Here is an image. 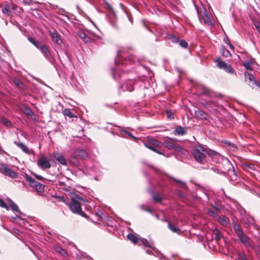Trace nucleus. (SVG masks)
Wrapping results in <instances>:
<instances>
[{
    "label": "nucleus",
    "mask_w": 260,
    "mask_h": 260,
    "mask_svg": "<svg viewBox=\"0 0 260 260\" xmlns=\"http://www.w3.org/2000/svg\"><path fill=\"white\" fill-rule=\"evenodd\" d=\"M0 206L2 208H5L7 210H9V207L1 199H0Z\"/></svg>",
    "instance_id": "nucleus-42"
},
{
    "label": "nucleus",
    "mask_w": 260,
    "mask_h": 260,
    "mask_svg": "<svg viewBox=\"0 0 260 260\" xmlns=\"http://www.w3.org/2000/svg\"><path fill=\"white\" fill-rule=\"evenodd\" d=\"M168 227L173 233H175L178 234H180L181 231H180V229L179 228L176 226L175 225L172 224L170 222H168Z\"/></svg>",
    "instance_id": "nucleus-23"
},
{
    "label": "nucleus",
    "mask_w": 260,
    "mask_h": 260,
    "mask_svg": "<svg viewBox=\"0 0 260 260\" xmlns=\"http://www.w3.org/2000/svg\"><path fill=\"white\" fill-rule=\"evenodd\" d=\"M59 252L62 255L66 253V252L63 249H60V250L59 251Z\"/></svg>",
    "instance_id": "nucleus-56"
},
{
    "label": "nucleus",
    "mask_w": 260,
    "mask_h": 260,
    "mask_svg": "<svg viewBox=\"0 0 260 260\" xmlns=\"http://www.w3.org/2000/svg\"><path fill=\"white\" fill-rule=\"evenodd\" d=\"M53 156L56 160L60 164L63 166H67V163L63 155L58 152H55L53 154Z\"/></svg>",
    "instance_id": "nucleus-11"
},
{
    "label": "nucleus",
    "mask_w": 260,
    "mask_h": 260,
    "mask_svg": "<svg viewBox=\"0 0 260 260\" xmlns=\"http://www.w3.org/2000/svg\"><path fill=\"white\" fill-rule=\"evenodd\" d=\"M127 238L134 244H139V239L133 234H129L127 236Z\"/></svg>",
    "instance_id": "nucleus-22"
},
{
    "label": "nucleus",
    "mask_w": 260,
    "mask_h": 260,
    "mask_svg": "<svg viewBox=\"0 0 260 260\" xmlns=\"http://www.w3.org/2000/svg\"><path fill=\"white\" fill-rule=\"evenodd\" d=\"M241 260H248L245 256H243L241 257Z\"/></svg>",
    "instance_id": "nucleus-59"
},
{
    "label": "nucleus",
    "mask_w": 260,
    "mask_h": 260,
    "mask_svg": "<svg viewBox=\"0 0 260 260\" xmlns=\"http://www.w3.org/2000/svg\"><path fill=\"white\" fill-rule=\"evenodd\" d=\"M115 61L117 64L121 63L123 66H127L128 64H131L134 60L130 58H127L125 56H122L119 54L115 59Z\"/></svg>",
    "instance_id": "nucleus-6"
},
{
    "label": "nucleus",
    "mask_w": 260,
    "mask_h": 260,
    "mask_svg": "<svg viewBox=\"0 0 260 260\" xmlns=\"http://www.w3.org/2000/svg\"><path fill=\"white\" fill-rule=\"evenodd\" d=\"M195 117L201 120H207L208 115L204 111L201 109H198L194 112Z\"/></svg>",
    "instance_id": "nucleus-12"
},
{
    "label": "nucleus",
    "mask_w": 260,
    "mask_h": 260,
    "mask_svg": "<svg viewBox=\"0 0 260 260\" xmlns=\"http://www.w3.org/2000/svg\"><path fill=\"white\" fill-rule=\"evenodd\" d=\"M245 79L252 88H254V85L257 86L260 88V82L255 80L253 75L249 73L246 74V73H245Z\"/></svg>",
    "instance_id": "nucleus-7"
},
{
    "label": "nucleus",
    "mask_w": 260,
    "mask_h": 260,
    "mask_svg": "<svg viewBox=\"0 0 260 260\" xmlns=\"http://www.w3.org/2000/svg\"><path fill=\"white\" fill-rule=\"evenodd\" d=\"M8 203L9 204L10 207L13 211H15L19 214L21 213V211L19 210L18 206L13 201L10 199H9Z\"/></svg>",
    "instance_id": "nucleus-19"
},
{
    "label": "nucleus",
    "mask_w": 260,
    "mask_h": 260,
    "mask_svg": "<svg viewBox=\"0 0 260 260\" xmlns=\"http://www.w3.org/2000/svg\"><path fill=\"white\" fill-rule=\"evenodd\" d=\"M166 147L169 149L176 150L181 152L182 151V148L179 145H176L171 141H166L165 142Z\"/></svg>",
    "instance_id": "nucleus-10"
},
{
    "label": "nucleus",
    "mask_w": 260,
    "mask_h": 260,
    "mask_svg": "<svg viewBox=\"0 0 260 260\" xmlns=\"http://www.w3.org/2000/svg\"><path fill=\"white\" fill-rule=\"evenodd\" d=\"M14 144L19 148H20L24 153L28 154L30 153L29 149L24 143L15 141Z\"/></svg>",
    "instance_id": "nucleus-16"
},
{
    "label": "nucleus",
    "mask_w": 260,
    "mask_h": 260,
    "mask_svg": "<svg viewBox=\"0 0 260 260\" xmlns=\"http://www.w3.org/2000/svg\"><path fill=\"white\" fill-rule=\"evenodd\" d=\"M153 151L159 154L164 155L160 151L158 150L157 149H155V151Z\"/></svg>",
    "instance_id": "nucleus-55"
},
{
    "label": "nucleus",
    "mask_w": 260,
    "mask_h": 260,
    "mask_svg": "<svg viewBox=\"0 0 260 260\" xmlns=\"http://www.w3.org/2000/svg\"><path fill=\"white\" fill-rule=\"evenodd\" d=\"M162 145L160 141L155 139H150L147 143H144L145 146L152 151H155V149L160 148Z\"/></svg>",
    "instance_id": "nucleus-4"
},
{
    "label": "nucleus",
    "mask_w": 260,
    "mask_h": 260,
    "mask_svg": "<svg viewBox=\"0 0 260 260\" xmlns=\"http://www.w3.org/2000/svg\"><path fill=\"white\" fill-rule=\"evenodd\" d=\"M179 45L184 48H186L188 47V44L185 40H181L179 42Z\"/></svg>",
    "instance_id": "nucleus-44"
},
{
    "label": "nucleus",
    "mask_w": 260,
    "mask_h": 260,
    "mask_svg": "<svg viewBox=\"0 0 260 260\" xmlns=\"http://www.w3.org/2000/svg\"><path fill=\"white\" fill-rule=\"evenodd\" d=\"M175 136H183L187 134V131L185 127L181 126H177L173 132Z\"/></svg>",
    "instance_id": "nucleus-13"
},
{
    "label": "nucleus",
    "mask_w": 260,
    "mask_h": 260,
    "mask_svg": "<svg viewBox=\"0 0 260 260\" xmlns=\"http://www.w3.org/2000/svg\"><path fill=\"white\" fill-rule=\"evenodd\" d=\"M12 8L10 5H7L2 8V12L5 16L10 17L12 15Z\"/></svg>",
    "instance_id": "nucleus-17"
},
{
    "label": "nucleus",
    "mask_w": 260,
    "mask_h": 260,
    "mask_svg": "<svg viewBox=\"0 0 260 260\" xmlns=\"http://www.w3.org/2000/svg\"><path fill=\"white\" fill-rule=\"evenodd\" d=\"M161 220H162L164 222H168V223L170 222L165 217H164L162 219H161Z\"/></svg>",
    "instance_id": "nucleus-58"
},
{
    "label": "nucleus",
    "mask_w": 260,
    "mask_h": 260,
    "mask_svg": "<svg viewBox=\"0 0 260 260\" xmlns=\"http://www.w3.org/2000/svg\"><path fill=\"white\" fill-rule=\"evenodd\" d=\"M192 154L194 159L199 163L204 164L211 160L218 162L222 156L214 150H207L203 146L198 145L193 147Z\"/></svg>",
    "instance_id": "nucleus-1"
},
{
    "label": "nucleus",
    "mask_w": 260,
    "mask_h": 260,
    "mask_svg": "<svg viewBox=\"0 0 260 260\" xmlns=\"http://www.w3.org/2000/svg\"><path fill=\"white\" fill-rule=\"evenodd\" d=\"M38 165L43 170L49 169L51 167V164L48 159L43 156L38 161Z\"/></svg>",
    "instance_id": "nucleus-8"
},
{
    "label": "nucleus",
    "mask_w": 260,
    "mask_h": 260,
    "mask_svg": "<svg viewBox=\"0 0 260 260\" xmlns=\"http://www.w3.org/2000/svg\"><path fill=\"white\" fill-rule=\"evenodd\" d=\"M25 178L28 181L30 186L35 188L39 182H37L34 179L28 175H25Z\"/></svg>",
    "instance_id": "nucleus-18"
},
{
    "label": "nucleus",
    "mask_w": 260,
    "mask_h": 260,
    "mask_svg": "<svg viewBox=\"0 0 260 260\" xmlns=\"http://www.w3.org/2000/svg\"><path fill=\"white\" fill-rule=\"evenodd\" d=\"M28 40L30 42H31L37 49L39 47V46L42 43L40 42H36L32 38H29Z\"/></svg>",
    "instance_id": "nucleus-38"
},
{
    "label": "nucleus",
    "mask_w": 260,
    "mask_h": 260,
    "mask_svg": "<svg viewBox=\"0 0 260 260\" xmlns=\"http://www.w3.org/2000/svg\"><path fill=\"white\" fill-rule=\"evenodd\" d=\"M233 228H234V231L236 233L237 236L238 235L243 233V231L242 229H241L240 225L239 224H238L236 222H234Z\"/></svg>",
    "instance_id": "nucleus-21"
},
{
    "label": "nucleus",
    "mask_w": 260,
    "mask_h": 260,
    "mask_svg": "<svg viewBox=\"0 0 260 260\" xmlns=\"http://www.w3.org/2000/svg\"><path fill=\"white\" fill-rule=\"evenodd\" d=\"M155 216L157 219H159L158 216L157 214H155Z\"/></svg>",
    "instance_id": "nucleus-64"
},
{
    "label": "nucleus",
    "mask_w": 260,
    "mask_h": 260,
    "mask_svg": "<svg viewBox=\"0 0 260 260\" xmlns=\"http://www.w3.org/2000/svg\"><path fill=\"white\" fill-rule=\"evenodd\" d=\"M215 239L216 241H219L221 239V235L219 233V232L218 230H216L215 233Z\"/></svg>",
    "instance_id": "nucleus-45"
},
{
    "label": "nucleus",
    "mask_w": 260,
    "mask_h": 260,
    "mask_svg": "<svg viewBox=\"0 0 260 260\" xmlns=\"http://www.w3.org/2000/svg\"><path fill=\"white\" fill-rule=\"evenodd\" d=\"M23 3L26 5H31L32 4V1L30 0L23 1Z\"/></svg>",
    "instance_id": "nucleus-50"
},
{
    "label": "nucleus",
    "mask_w": 260,
    "mask_h": 260,
    "mask_svg": "<svg viewBox=\"0 0 260 260\" xmlns=\"http://www.w3.org/2000/svg\"><path fill=\"white\" fill-rule=\"evenodd\" d=\"M112 73L113 78L115 80H118L120 77L121 75L119 74V73H117V72L114 70L113 69H112Z\"/></svg>",
    "instance_id": "nucleus-39"
},
{
    "label": "nucleus",
    "mask_w": 260,
    "mask_h": 260,
    "mask_svg": "<svg viewBox=\"0 0 260 260\" xmlns=\"http://www.w3.org/2000/svg\"><path fill=\"white\" fill-rule=\"evenodd\" d=\"M239 240L246 247H249L251 245L250 238L243 233L238 236Z\"/></svg>",
    "instance_id": "nucleus-9"
},
{
    "label": "nucleus",
    "mask_w": 260,
    "mask_h": 260,
    "mask_svg": "<svg viewBox=\"0 0 260 260\" xmlns=\"http://www.w3.org/2000/svg\"><path fill=\"white\" fill-rule=\"evenodd\" d=\"M171 40L173 42H175V43H176L178 41V39L174 36H172L171 37Z\"/></svg>",
    "instance_id": "nucleus-53"
},
{
    "label": "nucleus",
    "mask_w": 260,
    "mask_h": 260,
    "mask_svg": "<svg viewBox=\"0 0 260 260\" xmlns=\"http://www.w3.org/2000/svg\"><path fill=\"white\" fill-rule=\"evenodd\" d=\"M216 62L217 63V66L219 69H223L227 65L224 61H221L219 58L216 59Z\"/></svg>",
    "instance_id": "nucleus-32"
},
{
    "label": "nucleus",
    "mask_w": 260,
    "mask_h": 260,
    "mask_svg": "<svg viewBox=\"0 0 260 260\" xmlns=\"http://www.w3.org/2000/svg\"><path fill=\"white\" fill-rule=\"evenodd\" d=\"M146 252L147 253L151 254V252H150L149 251V250H146Z\"/></svg>",
    "instance_id": "nucleus-63"
},
{
    "label": "nucleus",
    "mask_w": 260,
    "mask_h": 260,
    "mask_svg": "<svg viewBox=\"0 0 260 260\" xmlns=\"http://www.w3.org/2000/svg\"><path fill=\"white\" fill-rule=\"evenodd\" d=\"M63 114L65 116H67L70 118H77V116L75 115L70 109H65L63 111Z\"/></svg>",
    "instance_id": "nucleus-27"
},
{
    "label": "nucleus",
    "mask_w": 260,
    "mask_h": 260,
    "mask_svg": "<svg viewBox=\"0 0 260 260\" xmlns=\"http://www.w3.org/2000/svg\"><path fill=\"white\" fill-rule=\"evenodd\" d=\"M252 62L251 61L248 60L243 63V66L244 68L248 70H252Z\"/></svg>",
    "instance_id": "nucleus-35"
},
{
    "label": "nucleus",
    "mask_w": 260,
    "mask_h": 260,
    "mask_svg": "<svg viewBox=\"0 0 260 260\" xmlns=\"http://www.w3.org/2000/svg\"><path fill=\"white\" fill-rule=\"evenodd\" d=\"M143 244L145 246L149 247L151 248L152 249L154 248L152 247V246L151 243H150L146 239L144 238H140L139 239V244Z\"/></svg>",
    "instance_id": "nucleus-26"
},
{
    "label": "nucleus",
    "mask_w": 260,
    "mask_h": 260,
    "mask_svg": "<svg viewBox=\"0 0 260 260\" xmlns=\"http://www.w3.org/2000/svg\"><path fill=\"white\" fill-rule=\"evenodd\" d=\"M121 132H124V133L127 134L128 136H129L130 137L133 138L134 140H136V138L131 133L129 132L128 131H126L125 130H123V129L121 130Z\"/></svg>",
    "instance_id": "nucleus-48"
},
{
    "label": "nucleus",
    "mask_w": 260,
    "mask_h": 260,
    "mask_svg": "<svg viewBox=\"0 0 260 260\" xmlns=\"http://www.w3.org/2000/svg\"><path fill=\"white\" fill-rule=\"evenodd\" d=\"M232 172H233L234 175L235 176H237V174H236V172L235 170L234 169L232 170Z\"/></svg>",
    "instance_id": "nucleus-60"
},
{
    "label": "nucleus",
    "mask_w": 260,
    "mask_h": 260,
    "mask_svg": "<svg viewBox=\"0 0 260 260\" xmlns=\"http://www.w3.org/2000/svg\"><path fill=\"white\" fill-rule=\"evenodd\" d=\"M226 72L230 74H233L234 70L233 68L231 67V66L229 64H227L226 67H224L223 69Z\"/></svg>",
    "instance_id": "nucleus-36"
},
{
    "label": "nucleus",
    "mask_w": 260,
    "mask_h": 260,
    "mask_svg": "<svg viewBox=\"0 0 260 260\" xmlns=\"http://www.w3.org/2000/svg\"><path fill=\"white\" fill-rule=\"evenodd\" d=\"M33 175L37 179L39 180H43L44 179V178L40 175L34 173L33 174Z\"/></svg>",
    "instance_id": "nucleus-49"
},
{
    "label": "nucleus",
    "mask_w": 260,
    "mask_h": 260,
    "mask_svg": "<svg viewBox=\"0 0 260 260\" xmlns=\"http://www.w3.org/2000/svg\"><path fill=\"white\" fill-rule=\"evenodd\" d=\"M225 143L226 144H227L228 145L232 146L233 147H234V148H236V147L235 146L234 144L233 143H231V142H230V141H225Z\"/></svg>",
    "instance_id": "nucleus-51"
},
{
    "label": "nucleus",
    "mask_w": 260,
    "mask_h": 260,
    "mask_svg": "<svg viewBox=\"0 0 260 260\" xmlns=\"http://www.w3.org/2000/svg\"><path fill=\"white\" fill-rule=\"evenodd\" d=\"M207 212L209 215L213 217H215L217 216V213L216 212L214 211L212 209H208Z\"/></svg>",
    "instance_id": "nucleus-40"
},
{
    "label": "nucleus",
    "mask_w": 260,
    "mask_h": 260,
    "mask_svg": "<svg viewBox=\"0 0 260 260\" xmlns=\"http://www.w3.org/2000/svg\"><path fill=\"white\" fill-rule=\"evenodd\" d=\"M77 155L83 159H84L88 156L87 153L85 150L82 149H79L77 151Z\"/></svg>",
    "instance_id": "nucleus-30"
},
{
    "label": "nucleus",
    "mask_w": 260,
    "mask_h": 260,
    "mask_svg": "<svg viewBox=\"0 0 260 260\" xmlns=\"http://www.w3.org/2000/svg\"><path fill=\"white\" fill-rule=\"evenodd\" d=\"M45 185L42 183H38L35 187V190L39 192H42L44 190Z\"/></svg>",
    "instance_id": "nucleus-33"
},
{
    "label": "nucleus",
    "mask_w": 260,
    "mask_h": 260,
    "mask_svg": "<svg viewBox=\"0 0 260 260\" xmlns=\"http://www.w3.org/2000/svg\"><path fill=\"white\" fill-rule=\"evenodd\" d=\"M90 34L93 36V37H96V38H101V37L98 35H96L95 34H94V33H90Z\"/></svg>",
    "instance_id": "nucleus-57"
},
{
    "label": "nucleus",
    "mask_w": 260,
    "mask_h": 260,
    "mask_svg": "<svg viewBox=\"0 0 260 260\" xmlns=\"http://www.w3.org/2000/svg\"><path fill=\"white\" fill-rule=\"evenodd\" d=\"M218 221L222 225H226L227 223L226 220L224 217H219L218 218Z\"/></svg>",
    "instance_id": "nucleus-43"
},
{
    "label": "nucleus",
    "mask_w": 260,
    "mask_h": 260,
    "mask_svg": "<svg viewBox=\"0 0 260 260\" xmlns=\"http://www.w3.org/2000/svg\"><path fill=\"white\" fill-rule=\"evenodd\" d=\"M202 19L205 23V24L211 25H212V21L207 14L206 11H205L204 14L202 16Z\"/></svg>",
    "instance_id": "nucleus-24"
},
{
    "label": "nucleus",
    "mask_w": 260,
    "mask_h": 260,
    "mask_svg": "<svg viewBox=\"0 0 260 260\" xmlns=\"http://www.w3.org/2000/svg\"><path fill=\"white\" fill-rule=\"evenodd\" d=\"M258 251L259 253L260 254V245L258 246Z\"/></svg>",
    "instance_id": "nucleus-62"
},
{
    "label": "nucleus",
    "mask_w": 260,
    "mask_h": 260,
    "mask_svg": "<svg viewBox=\"0 0 260 260\" xmlns=\"http://www.w3.org/2000/svg\"><path fill=\"white\" fill-rule=\"evenodd\" d=\"M244 168L245 169L247 168L250 169L251 170H255V166L254 165H252V164H245L244 165Z\"/></svg>",
    "instance_id": "nucleus-46"
},
{
    "label": "nucleus",
    "mask_w": 260,
    "mask_h": 260,
    "mask_svg": "<svg viewBox=\"0 0 260 260\" xmlns=\"http://www.w3.org/2000/svg\"><path fill=\"white\" fill-rule=\"evenodd\" d=\"M38 49L41 51L43 56L49 61H51L52 56L48 48L43 43L40 44L38 48Z\"/></svg>",
    "instance_id": "nucleus-5"
},
{
    "label": "nucleus",
    "mask_w": 260,
    "mask_h": 260,
    "mask_svg": "<svg viewBox=\"0 0 260 260\" xmlns=\"http://www.w3.org/2000/svg\"><path fill=\"white\" fill-rule=\"evenodd\" d=\"M51 36L52 39V41L55 42L56 44L58 45H61L62 43V41L60 38V36L58 34V33L55 31L51 34Z\"/></svg>",
    "instance_id": "nucleus-14"
},
{
    "label": "nucleus",
    "mask_w": 260,
    "mask_h": 260,
    "mask_svg": "<svg viewBox=\"0 0 260 260\" xmlns=\"http://www.w3.org/2000/svg\"><path fill=\"white\" fill-rule=\"evenodd\" d=\"M152 198L154 201L156 202H160L162 201V197L158 193H153Z\"/></svg>",
    "instance_id": "nucleus-34"
},
{
    "label": "nucleus",
    "mask_w": 260,
    "mask_h": 260,
    "mask_svg": "<svg viewBox=\"0 0 260 260\" xmlns=\"http://www.w3.org/2000/svg\"><path fill=\"white\" fill-rule=\"evenodd\" d=\"M173 180H174L175 182L178 183V186L183 189H187V184L186 183L184 182V181H182L180 180H178V179H175L174 178H171Z\"/></svg>",
    "instance_id": "nucleus-28"
},
{
    "label": "nucleus",
    "mask_w": 260,
    "mask_h": 260,
    "mask_svg": "<svg viewBox=\"0 0 260 260\" xmlns=\"http://www.w3.org/2000/svg\"><path fill=\"white\" fill-rule=\"evenodd\" d=\"M220 52L223 56L225 57H228L231 56V54L230 51L226 49L224 47H223L220 50Z\"/></svg>",
    "instance_id": "nucleus-31"
},
{
    "label": "nucleus",
    "mask_w": 260,
    "mask_h": 260,
    "mask_svg": "<svg viewBox=\"0 0 260 260\" xmlns=\"http://www.w3.org/2000/svg\"><path fill=\"white\" fill-rule=\"evenodd\" d=\"M228 45L229 46L230 48L231 49L234 50V47L233 45L230 42V41H228Z\"/></svg>",
    "instance_id": "nucleus-54"
},
{
    "label": "nucleus",
    "mask_w": 260,
    "mask_h": 260,
    "mask_svg": "<svg viewBox=\"0 0 260 260\" xmlns=\"http://www.w3.org/2000/svg\"><path fill=\"white\" fill-rule=\"evenodd\" d=\"M12 80L16 86H18L21 88H24V86L23 83L18 78H13L12 79Z\"/></svg>",
    "instance_id": "nucleus-29"
},
{
    "label": "nucleus",
    "mask_w": 260,
    "mask_h": 260,
    "mask_svg": "<svg viewBox=\"0 0 260 260\" xmlns=\"http://www.w3.org/2000/svg\"><path fill=\"white\" fill-rule=\"evenodd\" d=\"M78 36L84 42H90L91 39L86 35L85 33L82 31L78 32Z\"/></svg>",
    "instance_id": "nucleus-20"
},
{
    "label": "nucleus",
    "mask_w": 260,
    "mask_h": 260,
    "mask_svg": "<svg viewBox=\"0 0 260 260\" xmlns=\"http://www.w3.org/2000/svg\"><path fill=\"white\" fill-rule=\"evenodd\" d=\"M1 122L9 128L13 127L12 123L6 117H2L1 119Z\"/></svg>",
    "instance_id": "nucleus-25"
},
{
    "label": "nucleus",
    "mask_w": 260,
    "mask_h": 260,
    "mask_svg": "<svg viewBox=\"0 0 260 260\" xmlns=\"http://www.w3.org/2000/svg\"><path fill=\"white\" fill-rule=\"evenodd\" d=\"M170 140H173V141H177V139H175V138H170Z\"/></svg>",
    "instance_id": "nucleus-61"
},
{
    "label": "nucleus",
    "mask_w": 260,
    "mask_h": 260,
    "mask_svg": "<svg viewBox=\"0 0 260 260\" xmlns=\"http://www.w3.org/2000/svg\"><path fill=\"white\" fill-rule=\"evenodd\" d=\"M133 82L131 80H127L121 86L124 90L131 91L134 90Z\"/></svg>",
    "instance_id": "nucleus-15"
},
{
    "label": "nucleus",
    "mask_w": 260,
    "mask_h": 260,
    "mask_svg": "<svg viewBox=\"0 0 260 260\" xmlns=\"http://www.w3.org/2000/svg\"><path fill=\"white\" fill-rule=\"evenodd\" d=\"M70 208L72 212L78 214L84 217H87L86 214L82 211L80 202L76 199H72Z\"/></svg>",
    "instance_id": "nucleus-2"
},
{
    "label": "nucleus",
    "mask_w": 260,
    "mask_h": 260,
    "mask_svg": "<svg viewBox=\"0 0 260 260\" xmlns=\"http://www.w3.org/2000/svg\"><path fill=\"white\" fill-rule=\"evenodd\" d=\"M3 153L7 154L6 152L3 149L1 145L0 144V154H2Z\"/></svg>",
    "instance_id": "nucleus-52"
},
{
    "label": "nucleus",
    "mask_w": 260,
    "mask_h": 260,
    "mask_svg": "<svg viewBox=\"0 0 260 260\" xmlns=\"http://www.w3.org/2000/svg\"><path fill=\"white\" fill-rule=\"evenodd\" d=\"M142 208L143 209V210H146V211L150 213L151 214H153V213H154V210L153 209L150 207H148V206H147V207H145L144 205H142L141 206Z\"/></svg>",
    "instance_id": "nucleus-41"
},
{
    "label": "nucleus",
    "mask_w": 260,
    "mask_h": 260,
    "mask_svg": "<svg viewBox=\"0 0 260 260\" xmlns=\"http://www.w3.org/2000/svg\"><path fill=\"white\" fill-rule=\"evenodd\" d=\"M0 173L13 179L17 178L18 176L17 173L11 169L5 163L0 164Z\"/></svg>",
    "instance_id": "nucleus-3"
},
{
    "label": "nucleus",
    "mask_w": 260,
    "mask_h": 260,
    "mask_svg": "<svg viewBox=\"0 0 260 260\" xmlns=\"http://www.w3.org/2000/svg\"><path fill=\"white\" fill-rule=\"evenodd\" d=\"M167 117L171 119H174V116H173V114L172 113V112L171 110H167L166 112Z\"/></svg>",
    "instance_id": "nucleus-47"
},
{
    "label": "nucleus",
    "mask_w": 260,
    "mask_h": 260,
    "mask_svg": "<svg viewBox=\"0 0 260 260\" xmlns=\"http://www.w3.org/2000/svg\"><path fill=\"white\" fill-rule=\"evenodd\" d=\"M226 72L230 74H233L234 70L233 68L231 67V66L229 64H227L226 67H224L223 69Z\"/></svg>",
    "instance_id": "nucleus-37"
}]
</instances>
